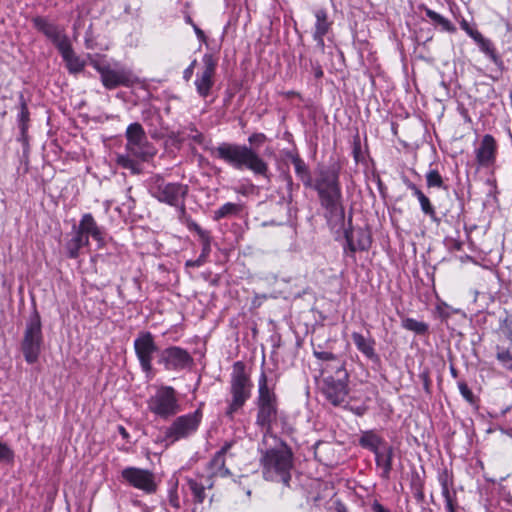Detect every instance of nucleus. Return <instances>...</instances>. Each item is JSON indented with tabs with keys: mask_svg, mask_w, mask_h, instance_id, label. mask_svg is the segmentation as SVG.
Instances as JSON below:
<instances>
[{
	"mask_svg": "<svg viewBox=\"0 0 512 512\" xmlns=\"http://www.w3.org/2000/svg\"><path fill=\"white\" fill-rule=\"evenodd\" d=\"M266 140L267 137L264 133L256 132L248 137L249 146L222 142L211 149V155L235 170L248 169L256 176L269 179V165L256 151V148H260Z\"/></svg>",
	"mask_w": 512,
	"mask_h": 512,
	"instance_id": "1",
	"label": "nucleus"
},
{
	"mask_svg": "<svg viewBox=\"0 0 512 512\" xmlns=\"http://www.w3.org/2000/svg\"><path fill=\"white\" fill-rule=\"evenodd\" d=\"M340 170L338 163L329 166H319L312 181V187L318 195L322 208L326 211V217L344 218L342 204V189L340 184Z\"/></svg>",
	"mask_w": 512,
	"mask_h": 512,
	"instance_id": "2",
	"label": "nucleus"
},
{
	"mask_svg": "<svg viewBox=\"0 0 512 512\" xmlns=\"http://www.w3.org/2000/svg\"><path fill=\"white\" fill-rule=\"evenodd\" d=\"M255 405L257 410L255 424L265 435L271 434L281 417V412L279 411L274 385L269 384L265 371H261L258 378Z\"/></svg>",
	"mask_w": 512,
	"mask_h": 512,
	"instance_id": "3",
	"label": "nucleus"
},
{
	"mask_svg": "<svg viewBox=\"0 0 512 512\" xmlns=\"http://www.w3.org/2000/svg\"><path fill=\"white\" fill-rule=\"evenodd\" d=\"M263 477L272 482L289 486L293 468V453L284 442L278 447L266 450L260 459Z\"/></svg>",
	"mask_w": 512,
	"mask_h": 512,
	"instance_id": "4",
	"label": "nucleus"
},
{
	"mask_svg": "<svg viewBox=\"0 0 512 512\" xmlns=\"http://www.w3.org/2000/svg\"><path fill=\"white\" fill-rule=\"evenodd\" d=\"M252 388L253 383L250 375L246 372L244 363L241 361L235 362L230 375V397L226 399L224 411V416L229 421H233L235 416L243 410L246 402L251 397Z\"/></svg>",
	"mask_w": 512,
	"mask_h": 512,
	"instance_id": "5",
	"label": "nucleus"
},
{
	"mask_svg": "<svg viewBox=\"0 0 512 512\" xmlns=\"http://www.w3.org/2000/svg\"><path fill=\"white\" fill-rule=\"evenodd\" d=\"M148 191L157 201L172 207H178L185 201L188 185L179 182H167L160 174L152 175L148 181Z\"/></svg>",
	"mask_w": 512,
	"mask_h": 512,
	"instance_id": "6",
	"label": "nucleus"
},
{
	"mask_svg": "<svg viewBox=\"0 0 512 512\" xmlns=\"http://www.w3.org/2000/svg\"><path fill=\"white\" fill-rule=\"evenodd\" d=\"M90 65L100 74L102 85L109 90L120 86L130 87L137 80L130 69L119 63L111 65L103 59H91Z\"/></svg>",
	"mask_w": 512,
	"mask_h": 512,
	"instance_id": "7",
	"label": "nucleus"
},
{
	"mask_svg": "<svg viewBox=\"0 0 512 512\" xmlns=\"http://www.w3.org/2000/svg\"><path fill=\"white\" fill-rule=\"evenodd\" d=\"M148 410L155 416L167 420L181 409L177 392L172 386L161 385L147 400Z\"/></svg>",
	"mask_w": 512,
	"mask_h": 512,
	"instance_id": "8",
	"label": "nucleus"
},
{
	"mask_svg": "<svg viewBox=\"0 0 512 512\" xmlns=\"http://www.w3.org/2000/svg\"><path fill=\"white\" fill-rule=\"evenodd\" d=\"M43 334L40 314L36 309L30 315L24 331L21 349L27 363H35L41 353Z\"/></svg>",
	"mask_w": 512,
	"mask_h": 512,
	"instance_id": "9",
	"label": "nucleus"
},
{
	"mask_svg": "<svg viewBox=\"0 0 512 512\" xmlns=\"http://www.w3.org/2000/svg\"><path fill=\"white\" fill-rule=\"evenodd\" d=\"M126 152L134 155L140 161H148L156 154V148L148 141L143 127L135 122L131 123L125 132Z\"/></svg>",
	"mask_w": 512,
	"mask_h": 512,
	"instance_id": "10",
	"label": "nucleus"
},
{
	"mask_svg": "<svg viewBox=\"0 0 512 512\" xmlns=\"http://www.w3.org/2000/svg\"><path fill=\"white\" fill-rule=\"evenodd\" d=\"M202 418L203 413L201 409L178 416L165 430V440L169 443H175L181 439L188 438L198 430Z\"/></svg>",
	"mask_w": 512,
	"mask_h": 512,
	"instance_id": "11",
	"label": "nucleus"
},
{
	"mask_svg": "<svg viewBox=\"0 0 512 512\" xmlns=\"http://www.w3.org/2000/svg\"><path fill=\"white\" fill-rule=\"evenodd\" d=\"M133 346L141 370L145 373L146 377L152 378L154 374L152 361L154 354L159 351L153 334L149 331L139 332L134 339Z\"/></svg>",
	"mask_w": 512,
	"mask_h": 512,
	"instance_id": "12",
	"label": "nucleus"
},
{
	"mask_svg": "<svg viewBox=\"0 0 512 512\" xmlns=\"http://www.w3.org/2000/svg\"><path fill=\"white\" fill-rule=\"evenodd\" d=\"M338 367L342 368L340 365ZM340 375V378H335L334 375L325 376L320 387L325 399L334 406L345 402L349 392V374L347 370L340 369Z\"/></svg>",
	"mask_w": 512,
	"mask_h": 512,
	"instance_id": "13",
	"label": "nucleus"
},
{
	"mask_svg": "<svg viewBox=\"0 0 512 512\" xmlns=\"http://www.w3.org/2000/svg\"><path fill=\"white\" fill-rule=\"evenodd\" d=\"M218 58L211 53H205L202 57V68L196 74L194 85L197 94L205 99L212 91L215 84L216 69Z\"/></svg>",
	"mask_w": 512,
	"mask_h": 512,
	"instance_id": "14",
	"label": "nucleus"
},
{
	"mask_svg": "<svg viewBox=\"0 0 512 512\" xmlns=\"http://www.w3.org/2000/svg\"><path fill=\"white\" fill-rule=\"evenodd\" d=\"M194 363L190 353L179 346H169L158 354V364L167 371L179 372L190 368Z\"/></svg>",
	"mask_w": 512,
	"mask_h": 512,
	"instance_id": "15",
	"label": "nucleus"
},
{
	"mask_svg": "<svg viewBox=\"0 0 512 512\" xmlns=\"http://www.w3.org/2000/svg\"><path fill=\"white\" fill-rule=\"evenodd\" d=\"M121 477L129 486L142 490L147 494L155 493L157 490L154 474L147 469L126 467L121 471Z\"/></svg>",
	"mask_w": 512,
	"mask_h": 512,
	"instance_id": "16",
	"label": "nucleus"
},
{
	"mask_svg": "<svg viewBox=\"0 0 512 512\" xmlns=\"http://www.w3.org/2000/svg\"><path fill=\"white\" fill-rule=\"evenodd\" d=\"M73 230H77L84 238L90 241L92 238L97 242L98 248H102L105 245V229L98 225L95 218L91 213H85L82 215L79 224L73 226Z\"/></svg>",
	"mask_w": 512,
	"mask_h": 512,
	"instance_id": "17",
	"label": "nucleus"
},
{
	"mask_svg": "<svg viewBox=\"0 0 512 512\" xmlns=\"http://www.w3.org/2000/svg\"><path fill=\"white\" fill-rule=\"evenodd\" d=\"M238 452V441L235 439L226 441L218 452L215 453L209 465L213 475L227 477L231 474L225 466V457H234Z\"/></svg>",
	"mask_w": 512,
	"mask_h": 512,
	"instance_id": "18",
	"label": "nucleus"
},
{
	"mask_svg": "<svg viewBox=\"0 0 512 512\" xmlns=\"http://www.w3.org/2000/svg\"><path fill=\"white\" fill-rule=\"evenodd\" d=\"M32 23L34 27L43 33L57 49H60L61 46H64L70 41L63 29L50 22L45 17L36 16L32 19Z\"/></svg>",
	"mask_w": 512,
	"mask_h": 512,
	"instance_id": "19",
	"label": "nucleus"
},
{
	"mask_svg": "<svg viewBox=\"0 0 512 512\" xmlns=\"http://www.w3.org/2000/svg\"><path fill=\"white\" fill-rule=\"evenodd\" d=\"M497 142L491 134H485L479 146L475 149L476 161L481 167H490L494 165L497 154Z\"/></svg>",
	"mask_w": 512,
	"mask_h": 512,
	"instance_id": "20",
	"label": "nucleus"
},
{
	"mask_svg": "<svg viewBox=\"0 0 512 512\" xmlns=\"http://www.w3.org/2000/svg\"><path fill=\"white\" fill-rule=\"evenodd\" d=\"M344 237L347 243L344 252L347 253L349 251L351 256H353L356 251H365L371 246V236L365 230L359 229L355 233L352 229H346L344 231Z\"/></svg>",
	"mask_w": 512,
	"mask_h": 512,
	"instance_id": "21",
	"label": "nucleus"
},
{
	"mask_svg": "<svg viewBox=\"0 0 512 512\" xmlns=\"http://www.w3.org/2000/svg\"><path fill=\"white\" fill-rule=\"evenodd\" d=\"M315 25L313 32V39L317 44V47L323 51L325 47L324 36L329 32L332 26V22L328 19V13L326 9L319 8L314 11Z\"/></svg>",
	"mask_w": 512,
	"mask_h": 512,
	"instance_id": "22",
	"label": "nucleus"
},
{
	"mask_svg": "<svg viewBox=\"0 0 512 512\" xmlns=\"http://www.w3.org/2000/svg\"><path fill=\"white\" fill-rule=\"evenodd\" d=\"M351 337L357 350L367 359L371 360L372 362H378L380 360V357L375 350L376 342L374 338L371 336L365 337L359 332H353Z\"/></svg>",
	"mask_w": 512,
	"mask_h": 512,
	"instance_id": "23",
	"label": "nucleus"
},
{
	"mask_svg": "<svg viewBox=\"0 0 512 512\" xmlns=\"http://www.w3.org/2000/svg\"><path fill=\"white\" fill-rule=\"evenodd\" d=\"M58 51L65 61L66 67L70 73L76 74L84 69L85 61L74 53L70 41L67 42L64 46H61Z\"/></svg>",
	"mask_w": 512,
	"mask_h": 512,
	"instance_id": "24",
	"label": "nucleus"
},
{
	"mask_svg": "<svg viewBox=\"0 0 512 512\" xmlns=\"http://www.w3.org/2000/svg\"><path fill=\"white\" fill-rule=\"evenodd\" d=\"M376 466L381 468V477L389 479L392 471V463L394 457V449L390 445H386L383 449L374 453Z\"/></svg>",
	"mask_w": 512,
	"mask_h": 512,
	"instance_id": "25",
	"label": "nucleus"
},
{
	"mask_svg": "<svg viewBox=\"0 0 512 512\" xmlns=\"http://www.w3.org/2000/svg\"><path fill=\"white\" fill-rule=\"evenodd\" d=\"M358 442L362 448L370 450L373 454L387 445L384 438L373 429L361 431Z\"/></svg>",
	"mask_w": 512,
	"mask_h": 512,
	"instance_id": "26",
	"label": "nucleus"
},
{
	"mask_svg": "<svg viewBox=\"0 0 512 512\" xmlns=\"http://www.w3.org/2000/svg\"><path fill=\"white\" fill-rule=\"evenodd\" d=\"M474 41L478 45L480 51L484 53L499 69L500 72L505 70L504 62L498 55L494 44L491 40L485 38L481 33L477 36Z\"/></svg>",
	"mask_w": 512,
	"mask_h": 512,
	"instance_id": "27",
	"label": "nucleus"
},
{
	"mask_svg": "<svg viewBox=\"0 0 512 512\" xmlns=\"http://www.w3.org/2000/svg\"><path fill=\"white\" fill-rule=\"evenodd\" d=\"M73 232L74 235L65 243L66 254L70 259L78 258L81 248L90 245V241L84 238L77 230H73Z\"/></svg>",
	"mask_w": 512,
	"mask_h": 512,
	"instance_id": "28",
	"label": "nucleus"
},
{
	"mask_svg": "<svg viewBox=\"0 0 512 512\" xmlns=\"http://www.w3.org/2000/svg\"><path fill=\"white\" fill-rule=\"evenodd\" d=\"M421 9L424 11L426 17L429 18L432 24L436 27H440L442 31L449 33H454L456 31V27L447 18L426 6H422Z\"/></svg>",
	"mask_w": 512,
	"mask_h": 512,
	"instance_id": "29",
	"label": "nucleus"
},
{
	"mask_svg": "<svg viewBox=\"0 0 512 512\" xmlns=\"http://www.w3.org/2000/svg\"><path fill=\"white\" fill-rule=\"evenodd\" d=\"M291 162L294 165L295 173L297 177L303 182V185L306 188L312 187V181L308 166L306 163L299 157V155H292Z\"/></svg>",
	"mask_w": 512,
	"mask_h": 512,
	"instance_id": "30",
	"label": "nucleus"
},
{
	"mask_svg": "<svg viewBox=\"0 0 512 512\" xmlns=\"http://www.w3.org/2000/svg\"><path fill=\"white\" fill-rule=\"evenodd\" d=\"M414 196L418 199L423 214L428 216L432 222L439 224L441 219L437 216L436 209L430 199L422 192V190H419L414 194Z\"/></svg>",
	"mask_w": 512,
	"mask_h": 512,
	"instance_id": "31",
	"label": "nucleus"
},
{
	"mask_svg": "<svg viewBox=\"0 0 512 512\" xmlns=\"http://www.w3.org/2000/svg\"><path fill=\"white\" fill-rule=\"evenodd\" d=\"M243 206L239 203L227 202L213 212V220L219 221L223 218H229L239 215Z\"/></svg>",
	"mask_w": 512,
	"mask_h": 512,
	"instance_id": "32",
	"label": "nucleus"
},
{
	"mask_svg": "<svg viewBox=\"0 0 512 512\" xmlns=\"http://www.w3.org/2000/svg\"><path fill=\"white\" fill-rule=\"evenodd\" d=\"M139 161V159L135 158L134 155L129 152H126V154H118L116 159L120 167L129 170L132 174H140L142 172Z\"/></svg>",
	"mask_w": 512,
	"mask_h": 512,
	"instance_id": "33",
	"label": "nucleus"
},
{
	"mask_svg": "<svg viewBox=\"0 0 512 512\" xmlns=\"http://www.w3.org/2000/svg\"><path fill=\"white\" fill-rule=\"evenodd\" d=\"M19 103H20V111H19L17 120H18V125L20 128L21 136L25 137L27 130H28L30 114H29V110H28L24 95L22 93H20V95H19Z\"/></svg>",
	"mask_w": 512,
	"mask_h": 512,
	"instance_id": "34",
	"label": "nucleus"
},
{
	"mask_svg": "<svg viewBox=\"0 0 512 512\" xmlns=\"http://www.w3.org/2000/svg\"><path fill=\"white\" fill-rule=\"evenodd\" d=\"M187 487L193 496L195 503H203L206 498L205 486L195 479H187Z\"/></svg>",
	"mask_w": 512,
	"mask_h": 512,
	"instance_id": "35",
	"label": "nucleus"
},
{
	"mask_svg": "<svg viewBox=\"0 0 512 512\" xmlns=\"http://www.w3.org/2000/svg\"><path fill=\"white\" fill-rule=\"evenodd\" d=\"M426 185L428 188H438L447 190L448 187L445 184L441 174L437 169H429L425 175Z\"/></svg>",
	"mask_w": 512,
	"mask_h": 512,
	"instance_id": "36",
	"label": "nucleus"
},
{
	"mask_svg": "<svg viewBox=\"0 0 512 512\" xmlns=\"http://www.w3.org/2000/svg\"><path fill=\"white\" fill-rule=\"evenodd\" d=\"M195 226V232L199 236L201 243H202V252L200 254V257L207 260L210 252H211V236L209 231L202 229L199 225Z\"/></svg>",
	"mask_w": 512,
	"mask_h": 512,
	"instance_id": "37",
	"label": "nucleus"
},
{
	"mask_svg": "<svg viewBox=\"0 0 512 512\" xmlns=\"http://www.w3.org/2000/svg\"><path fill=\"white\" fill-rule=\"evenodd\" d=\"M402 327L406 330L413 331L416 334L423 335L428 332L429 326L425 322L418 321L413 318H405L402 320Z\"/></svg>",
	"mask_w": 512,
	"mask_h": 512,
	"instance_id": "38",
	"label": "nucleus"
},
{
	"mask_svg": "<svg viewBox=\"0 0 512 512\" xmlns=\"http://www.w3.org/2000/svg\"><path fill=\"white\" fill-rule=\"evenodd\" d=\"M339 365L342 367L341 369L346 370V362L337 356L336 360L327 362L322 367V373H326L328 375H334L335 378H340L341 375H340V367H338Z\"/></svg>",
	"mask_w": 512,
	"mask_h": 512,
	"instance_id": "39",
	"label": "nucleus"
},
{
	"mask_svg": "<svg viewBox=\"0 0 512 512\" xmlns=\"http://www.w3.org/2000/svg\"><path fill=\"white\" fill-rule=\"evenodd\" d=\"M175 208L177 209L178 219L180 220V222L185 224L190 231L195 232L194 225H198V224L195 221H193L192 218L187 214L186 208H185V201L180 202L178 207H175Z\"/></svg>",
	"mask_w": 512,
	"mask_h": 512,
	"instance_id": "40",
	"label": "nucleus"
},
{
	"mask_svg": "<svg viewBox=\"0 0 512 512\" xmlns=\"http://www.w3.org/2000/svg\"><path fill=\"white\" fill-rule=\"evenodd\" d=\"M496 358L502 366L508 370H512V354L508 349L497 346Z\"/></svg>",
	"mask_w": 512,
	"mask_h": 512,
	"instance_id": "41",
	"label": "nucleus"
},
{
	"mask_svg": "<svg viewBox=\"0 0 512 512\" xmlns=\"http://www.w3.org/2000/svg\"><path fill=\"white\" fill-rule=\"evenodd\" d=\"M168 504L175 511L180 510L181 503L177 492V483H175L168 491Z\"/></svg>",
	"mask_w": 512,
	"mask_h": 512,
	"instance_id": "42",
	"label": "nucleus"
},
{
	"mask_svg": "<svg viewBox=\"0 0 512 512\" xmlns=\"http://www.w3.org/2000/svg\"><path fill=\"white\" fill-rule=\"evenodd\" d=\"M14 460V451L0 439V462L10 463Z\"/></svg>",
	"mask_w": 512,
	"mask_h": 512,
	"instance_id": "43",
	"label": "nucleus"
},
{
	"mask_svg": "<svg viewBox=\"0 0 512 512\" xmlns=\"http://www.w3.org/2000/svg\"><path fill=\"white\" fill-rule=\"evenodd\" d=\"M458 388L462 397L469 403H474V394L465 382H459Z\"/></svg>",
	"mask_w": 512,
	"mask_h": 512,
	"instance_id": "44",
	"label": "nucleus"
},
{
	"mask_svg": "<svg viewBox=\"0 0 512 512\" xmlns=\"http://www.w3.org/2000/svg\"><path fill=\"white\" fill-rule=\"evenodd\" d=\"M439 482L441 485L442 496L444 498H448V496H452L453 494L450 492V489H449L448 474L446 472L439 476Z\"/></svg>",
	"mask_w": 512,
	"mask_h": 512,
	"instance_id": "45",
	"label": "nucleus"
},
{
	"mask_svg": "<svg viewBox=\"0 0 512 512\" xmlns=\"http://www.w3.org/2000/svg\"><path fill=\"white\" fill-rule=\"evenodd\" d=\"M313 355L318 360L324 361L325 364L327 362H331L332 360H336V357H337V355L333 354L332 352H329V351H319V350H316V349H314Z\"/></svg>",
	"mask_w": 512,
	"mask_h": 512,
	"instance_id": "46",
	"label": "nucleus"
},
{
	"mask_svg": "<svg viewBox=\"0 0 512 512\" xmlns=\"http://www.w3.org/2000/svg\"><path fill=\"white\" fill-rule=\"evenodd\" d=\"M460 27L463 29L473 40L479 36L480 32L465 19L460 21Z\"/></svg>",
	"mask_w": 512,
	"mask_h": 512,
	"instance_id": "47",
	"label": "nucleus"
},
{
	"mask_svg": "<svg viewBox=\"0 0 512 512\" xmlns=\"http://www.w3.org/2000/svg\"><path fill=\"white\" fill-rule=\"evenodd\" d=\"M444 499H445L446 512H456L458 505H457L455 496L454 495L448 496V498H444Z\"/></svg>",
	"mask_w": 512,
	"mask_h": 512,
	"instance_id": "48",
	"label": "nucleus"
},
{
	"mask_svg": "<svg viewBox=\"0 0 512 512\" xmlns=\"http://www.w3.org/2000/svg\"><path fill=\"white\" fill-rule=\"evenodd\" d=\"M196 64H197V60L194 59L190 63V65L183 71V79L186 82H188L192 78Z\"/></svg>",
	"mask_w": 512,
	"mask_h": 512,
	"instance_id": "49",
	"label": "nucleus"
},
{
	"mask_svg": "<svg viewBox=\"0 0 512 512\" xmlns=\"http://www.w3.org/2000/svg\"><path fill=\"white\" fill-rule=\"evenodd\" d=\"M403 180V183L405 184V186L412 192V194L414 195L415 193H417L420 189L413 183L411 182L407 177H403L402 178Z\"/></svg>",
	"mask_w": 512,
	"mask_h": 512,
	"instance_id": "50",
	"label": "nucleus"
},
{
	"mask_svg": "<svg viewBox=\"0 0 512 512\" xmlns=\"http://www.w3.org/2000/svg\"><path fill=\"white\" fill-rule=\"evenodd\" d=\"M206 262V260L202 257H198L196 260H188L186 262V266L187 267H200L202 266L204 263Z\"/></svg>",
	"mask_w": 512,
	"mask_h": 512,
	"instance_id": "51",
	"label": "nucleus"
},
{
	"mask_svg": "<svg viewBox=\"0 0 512 512\" xmlns=\"http://www.w3.org/2000/svg\"><path fill=\"white\" fill-rule=\"evenodd\" d=\"M312 71L314 73L315 78L320 79L323 77V69L319 63L312 64Z\"/></svg>",
	"mask_w": 512,
	"mask_h": 512,
	"instance_id": "52",
	"label": "nucleus"
},
{
	"mask_svg": "<svg viewBox=\"0 0 512 512\" xmlns=\"http://www.w3.org/2000/svg\"><path fill=\"white\" fill-rule=\"evenodd\" d=\"M372 511L373 512H391L389 509L385 508L381 503H379L378 501H374L372 506Z\"/></svg>",
	"mask_w": 512,
	"mask_h": 512,
	"instance_id": "53",
	"label": "nucleus"
},
{
	"mask_svg": "<svg viewBox=\"0 0 512 512\" xmlns=\"http://www.w3.org/2000/svg\"><path fill=\"white\" fill-rule=\"evenodd\" d=\"M193 29H194V32L197 36V38L202 41V42H205L206 41V36H205V33L203 32V30H201L196 24H193Z\"/></svg>",
	"mask_w": 512,
	"mask_h": 512,
	"instance_id": "54",
	"label": "nucleus"
},
{
	"mask_svg": "<svg viewBox=\"0 0 512 512\" xmlns=\"http://www.w3.org/2000/svg\"><path fill=\"white\" fill-rule=\"evenodd\" d=\"M284 180L286 182V187H287L288 192H291L293 189V185H294L292 177L290 175H285Z\"/></svg>",
	"mask_w": 512,
	"mask_h": 512,
	"instance_id": "55",
	"label": "nucleus"
},
{
	"mask_svg": "<svg viewBox=\"0 0 512 512\" xmlns=\"http://www.w3.org/2000/svg\"><path fill=\"white\" fill-rule=\"evenodd\" d=\"M190 130H191L192 132H195V134H194V135H192L191 137H192L195 141H197V142H201V141H202V138H203L202 134H201L200 132H198V131L195 129V127H194V126H191V127H190Z\"/></svg>",
	"mask_w": 512,
	"mask_h": 512,
	"instance_id": "56",
	"label": "nucleus"
},
{
	"mask_svg": "<svg viewBox=\"0 0 512 512\" xmlns=\"http://www.w3.org/2000/svg\"><path fill=\"white\" fill-rule=\"evenodd\" d=\"M119 432H120V434H121L124 438H126V437L128 436V433L126 432L125 428H124V427H122V426H120V427H119Z\"/></svg>",
	"mask_w": 512,
	"mask_h": 512,
	"instance_id": "57",
	"label": "nucleus"
},
{
	"mask_svg": "<svg viewBox=\"0 0 512 512\" xmlns=\"http://www.w3.org/2000/svg\"><path fill=\"white\" fill-rule=\"evenodd\" d=\"M185 20H186V23L190 24L191 26H193V24H195L190 16H187L185 18Z\"/></svg>",
	"mask_w": 512,
	"mask_h": 512,
	"instance_id": "58",
	"label": "nucleus"
},
{
	"mask_svg": "<svg viewBox=\"0 0 512 512\" xmlns=\"http://www.w3.org/2000/svg\"><path fill=\"white\" fill-rule=\"evenodd\" d=\"M424 387H425L426 391H428V389H429V384H428V381H427V380L425 381Z\"/></svg>",
	"mask_w": 512,
	"mask_h": 512,
	"instance_id": "59",
	"label": "nucleus"
},
{
	"mask_svg": "<svg viewBox=\"0 0 512 512\" xmlns=\"http://www.w3.org/2000/svg\"><path fill=\"white\" fill-rule=\"evenodd\" d=\"M451 374H452L453 376H456V370H455L453 367L451 368Z\"/></svg>",
	"mask_w": 512,
	"mask_h": 512,
	"instance_id": "60",
	"label": "nucleus"
},
{
	"mask_svg": "<svg viewBox=\"0 0 512 512\" xmlns=\"http://www.w3.org/2000/svg\"><path fill=\"white\" fill-rule=\"evenodd\" d=\"M510 101H511V106H512V92L510 93Z\"/></svg>",
	"mask_w": 512,
	"mask_h": 512,
	"instance_id": "61",
	"label": "nucleus"
}]
</instances>
